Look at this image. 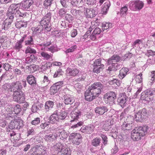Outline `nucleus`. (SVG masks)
Listing matches in <instances>:
<instances>
[{"label": "nucleus", "instance_id": "21", "mask_svg": "<svg viewBox=\"0 0 155 155\" xmlns=\"http://www.w3.org/2000/svg\"><path fill=\"white\" fill-rule=\"evenodd\" d=\"M84 96L86 100L89 101H91L95 99L97 96L94 95L92 93L90 92L89 90H87L85 92Z\"/></svg>", "mask_w": 155, "mask_h": 155}, {"label": "nucleus", "instance_id": "2", "mask_svg": "<svg viewBox=\"0 0 155 155\" xmlns=\"http://www.w3.org/2000/svg\"><path fill=\"white\" fill-rule=\"evenodd\" d=\"M54 148L58 151V155H71V151L69 148L66 147L60 143L54 146Z\"/></svg>", "mask_w": 155, "mask_h": 155}, {"label": "nucleus", "instance_id": "12", "mask_svg": "<svg viewBox=\"0 0 155 155\" xmlns=\"http://www.w3.org/2000/svg\"><path fill=\"white\" fill-rule=\"evenodd\" d=\"M21 41H24L25 46H31L34 45V41L33 36L27 34H25L22 37Z\"/></svg>", "mask_w": 155, "mask_h": 155}, {"label": "nucleus", "instance_id": "14", "mask_svg": "<svg viewBox=\"0 0 155 155\" xmlns=\"http://www.w3.org/2000/svg\"><path fill=\"white\" fill-rule=\"evenodd\" d=\"M84 11H83L84 14L89 16L90 18H93L98 14V12L97 8L95 7L94 9L91 8L87 9L85 7H82Z\"/></svg>", "mask_w": 155, "mask_h": 155}, {"label": "nucleus", "instance_id": "63", "mask_svg": "<svg viewBox=\"0 0 155 155\" xmlns=\"http://www.w3.org/2000/svg\"><path fill=\"white\" fill-rule=\"evenodd\" d=\"M5 119L7 120H12L14 118V116L11 113H9L5 115Z\"/></svg>", "mask_w": 155, "mask_h": 155}, {"label": "nucleus", "instance_id": "57", "mask_svg": "<svg viewBox=\"0 0 155 155\" xmlns=\"http://www.w3.org/2000/svg\"><path fill=\"white\" fill-rule=\"evenodd\" d=\"M40 122V118L39 117H36L34 118V119L31 122V124L36 125L39 124Z\"/></svg>", "mask_w": 155, "mask_h": 155}, {"label": "nucleus", "instance_id": "7", "mask_svg": "<svg viewBox=\"0 0 155 155\" xmlns=\"http://www.w3.org/2000/svg\"><path fill=\"white\" fill-rule=\"evenodd\" d=\"M101 59L95 60L92 65L93 66V71L96 73H99L104 68V65L101 63Z\"/></svg>", "mask_w": 155, "mask_h": 155}, {"label": "nucleus", "instance_id": "24", "mask_svg": "<svg viewBox=\"0 0 155 155\" xmlns=\"http://www.w3.org/2000/svg\"><path fill=\"white\" fill-rule=\"evenodd\" d=\"M64 102L66 104H72L74 101L71 96L66 95L64 96Z\"/></svg>", "mask_w": 155, "mask_h": 155}, {"label": "nucleus", "instance_id": "19", "mask_svg": "<svg viewBox=\"0 0 155 155\" xmlns=\"http://www.w3.org/2000/svg\"><path fill=\"white\" fill-rule=\"evenodd\" d=\"M148 129V127L145 125L139 127L136 130L141 137H143L147 134Z\"/></svg>", "mask_w": 155, "mask_h": 155}, {"label": "nucleus", "instance_id": "34", "mask_svg": "<svg viewBox=\"0 0 155 155\" xmlns=\"http://www.w3.org/2000/svg\"><path fill=\"white\" fill-rule=\"evenodd\" d=\"M59 121L58 114H57V113L56 114L54 113L50 117L49 122L50 123L53 124L57 121Z\"/></svg>", "mask_w": 155, "mask_h": 155}, {"label": "nucleus", "instance_id": "47", "mask_svg": "<svg viewBox=\"0 0 155 155\" xmlns=\"http://www.w3.org/2000/svg\"><path fill=\"white\" fill-rule=\"evenodd\" d=\"M37 66L35 64H32L30 65L27 66L26 68L28 69L30 72H34L37 70Z\"/></svg>", "mask_w": 155, "mask_h": 155}, {"label": "nucleus", "instance_id": "62", "mask_svg": "<svg viewBox=\"0 0 155 155\" xmlns=\"http://www.w3.org/2000/svg\"><path fill=\"white\" fill-rule=\"evenodd\" d=\"M35 132L33 129L31 128L28 129L27 136L30 135H34L35 134Z\"/></svg>", "mask_w": 155, "mask_h": 155}, {"label": "nucleus", "instance_id": "26", "mask_svg": "<svg viewBox=\"0 0 155 155\" xmlns=\"http://www.w3.org/2000/svg\"><path fill=\"white\" fill-rule=\"evenodd\" d=\"M81 115V112L79 110L77 112H72L71 116L72 119L71 122H74L76 121V120H77L79 118V116Z\"/></svg>", "mask_w": 155, "mask_h": 155}, {"label": "nucleus", "instance_id": "49", "mask_svg": "<svg viewBox=\"0 0 155 155\" xmlns=\"http://www.w3.org/2000/svg\"><path fill=\"white\" fill-rule=\"evenodd\" d=\"M109 84L116 87V86H119L120 85L119 81L116 79H114L109 81Z\"/></svg>", "mask_w": 155, "mask_h": 155}, {"label": "nucleus", "instance_id": "54", "mask_svg": "<svg viewBox=\"0 0 155 155\" xmlns=\"http://www.w3.org/2000/svg\"><path fill=\"white\" fill-rule=\"evenodd\" d=\"M63 71H62L61 69L59 68L57 70L53 75V77L55 78L60 77L61 75H62Z\"/></svg>", "mask_w": 155, "mask_h": 155}, {"label": "nucleus", "instance_id": "35", "mask_svg": "<svg viewBox=\"0 0 155 155\" xmlns=\"http://www.w3.org/2000/svg\"><path fill=\"white\" fill-rule=\"evenodd\" d=\"M27 25V24L26 22L21 20L17 21L15 23V26L18 29H20L22 28H26Z\"/></svg>", "mask_w": 155, "mask_h": 155}, {"label": "nucleus", "instance_id": "6", "mask_svg": "<svg viewBox=\"0 0 155 155\" xmlns=\"http://www.w3.org/2000/svg\"><path fill=\"white\" fill-rule=\"evenodd\" d=\"M47 148L41 145L35 146L31 149L30 151L32 153V155H44L46 151Z\"/></svg>", "mask_w": 155, "mask_h": 155}, {"label": "nucleus", "instance_id": "15", "mask_svg": "<svg viewBox=\"0 0 155 155\" xmlns=\"http://www.w3.org/2000/svg\"><path fill=\"white\" fill-rule=\"evenodd\" d=\"M11 91L13 92L14 93H17L19 91H21L22 86L21 85L20 81H16L15 83H12L10 85Z\"/></svg>", "mask_w": 155, "mask_h": 155}, {"label": "nucleus", "instance_id": "58", "mask_svg": "<svg viewBox=\"0 0 155 155\" xmlns=\"http://www.w3.org/2000/svg\"><path fill=\"white\" fill-rule=\"evenodd\" d=\"M74 124L71 126V128L74 129L78 128L82 125L83 123L81 121H80L78 122H77V123H74Z\"/></svg>", "mask_w": 155, "mask_h": 155}, {"label": "nucleus", "instance_id": "45", "mask_svg": "<svg viewBox=\"0 0 155 155\" xmlns=\"http://www.w3.org/2000/svg\"><path fill=\"white\" fill-rule=\"evenodd\" d=\"M81 7L82 9H80V10H76L75 9H71V12L73 15H80V13H83V9Z\"/></svg>", "mask_w": 155, "mask_h": 155}, {"label": "nucleus", "instance_id": "48", "mask_svg": "<svg viewBox=\"0 0 155 155\" xmlns=\"http://www.w3.org/2000/svg\"><path fill=\"white\" fill-rule=\"evenodd\" d=\"M52 0H45L44 2V5L45 8L46 9L49 8L52 4Z\"/></svg>", "mask_w": 155, "mask_h": 155}, {"label": "nucleus", "instance_id": "51", "mask_svg": "<svg viewBox=\"0 0 155 155\" xmlns=\"http://www.w3.org/2000/svg\"><path fill=\"white\" fill-rule=\"evenodd\" d=\"M21 110V106L19 104H17L14 107V112L15 114H19Z\"/></svg>", "mask_w": 155, "mask_h": 155}, {"label": "nucleus", "instance_id": "27", "mask_svg": "<svg viewBox=\"0 0 155 155\" xmlns=\"http://www.w3.org/2000/svg\"><path fill=\"white\" fill-rule=\"evenodd\" d=\"M110 5V2L109 1H107L103 6V8L101 12L102 14L105 15L107 13Z\"/></svg>", "mask_w": 155, "mask_h": 155}, {"label": "nucleus", "instance_id": "8", "mask_svg": "<svg viewBox=\"0 0 155 155\" xmlns=\"http://www.w3.org/2000/svg\"><path fill=\"white\" fill-rule=\"evenodd\" d=\"M147 115V110L143 108L138 112H135V119L137 121L142 122L146 118Z\"/></svg>", "mask_w": 155, "mask_h": 155}, {"label": "nucleus", "instance_id": "36", "mask_svg": "<svg viewBox=\"0 0 155 155\" xmlns=\"http://www.w3.org/2000/svg\"><path fill=\"white\" fill-rule=\"evenodd\" d=\"M59 136L61 139L63 140L67 138L69 135V133L65 130H63L58 133Z\"/></svg>", "mask_w": 155, "mask_h": 155}, {"label": "nucleus", "instance_id": "42", "mask_svg": "<svg viewBox=\"0 0 155 155\" xmlns=\"http://www.w3.org/2000/svg\"><path fill=\"white\" fill-rule=\"evenodd\" d=\"M67 113L65 111H62L60 112L58 114V117L59 120H64L67 116Z\"/></svg>", "mask_w": 155, "mask_h": 155}, {"label": "nucleus", "instance_id": "20", "mask_svg": "<svg viewBox=\"0 0 155 155\" xmlns=\"http://www.w3.org/2000/svg\"><path fill=\"white\" fill-rule=\"evenodd\" d=\"M108 110L107 107L106 106H100L96 107L95 110L96 113L102 115Z\"/></svg>", "mask_w": 155, "mask_h": 155}, {"label": "nucleus", "instance_id": "31", "mask_svg": "<svg viewBox=\"0 0 155 155\" xmlns=\"http://www.w3.org/2000/svg\"><path fill=\"white\" fill-rule=\"evenodd\" d=\"M43 105L41 103H35L33 105L31 108L32 111L36 112L38 110H40L43 107Z\"/></svg>", "mask_w": 155, "mask_h": 155}, {"label": "nucleus", "instance_id": "61", "mask_svg": "<svg viewBox=\"0 0 155 155\" xmlns=\"http://www.w3.org/2000/svg\"><path fill=\"white\" fill-rule=\"evenodd\" d=\"M67 10H66V9H64V8L60 9L59 11V15L60 16L62 17L64 15H65L67 12Z\"/></svg>", "mask_w": 155, "mask_h": 155}, {"label": "nucleus", "instance_id": "17", "mask_svg": "<svg viewBox=\"0 0 155 155\" xmlns=\"http://www.w3.org/2000/svg\"><path fill=\"white\" fill-rule=\"evenodd\" d=\"M62 83L58 82L54 84L50 88V94L51 95H54L62 87Z\"/></svg>", "mask_w": 155, "mask_h": 155}, {"label": "nucleus", "instance_id": "1", "mask_svg": "<svg viewBox=\"0 0 155 155\" xmlns=\"http://www.w3.org/2000/svg\"><path fill=\"white\" fill-rule=\"evenodd\" d=\"M18 4H12L8 8L6 12V15L7 17H11L10 18L12 20H14L15 16L16 18V20L22 19L26 16V13H22L19 10L17 5H19Z\"/></svg>", "mask_w": 155, "mask_h": 155}, {"label": "nucleus", "instance_id": "41", "mask_svg": "<svg viewBox=\"0 0 155 155\" xmlns=\"http://www.w3.org/2000/svg\"><path fill=\"white\" fill-rule=\"evenodd\" d=\"M21 39L19 41H18L15 43V45L14 47V49L17 51H19L20 49L22 48V43L23 42L21 41Z\"/></svg>", "mask_w": 155, "mask_h": 155}, {"label": "nucleus", "instance_id": "59", "mask_svg": "<svg viewBox=\"0 0 155 155\" xmlns=\"http://www.w3.org/2000/svg\"><path fill=\"white\" fill-rule=\"evenodd\" d=\"M52 64L50 62L45 64L44 65H42L41 67V69L43 71H45L48 68H50Z\"/></svg>", "mask_w": 155, "mask_h": 155}, {"label": "nucleus", "instance_id": "33", "mask_svg": "<svg viewBox=\"0 0 155 155\" xmlns=\"http://www.w3.org/2000/svg\"><path fill=\"white\" fill-rule=\"evenodd\" d=\"M129 71V69L128 68H123L120 71L119 77L120 78L122 79L124 78L126 75L127 74Z\"/></svg>", "mask_w": 155, "mask_h": 155}, {"label": "nucleus", "instance_id": "10", "mask_svg": "<svg viewBox=\"0 0 155 155\" xmlns=\"http://www.w3.org/2000/svg\"><path fill=\"white\" fill-rule=\"evenodd\" d=\"M116 94L114 92L110 91L104 95L106 98L107 103L110 104H115L114 100L116 98Z\"/></svg>", "mask_w": 155, "mask_h": 155}, {"label": "nucleus", "instance_id": "28", "mask_svg": "<svg viewBox=\"0 0 155 155\" xmlns=\"http://www.w3.org/2000/svg\"><path fill=\"white\" fill-rule=\"evenodd\" d=\"M67 71L69 76L74 77L76 76L79 73V70L76 68L72 69L68 68Z\"/></svg>", "mask_w": 155, "mask_h": 155}, {"label": "nucleus", "instance_id": "13", "mask_svg": "<svg viewBox=\"0 0 155 155\" xmlns=\"http://www.w3.org/2000/svg\"><path fill=\"white\" fill-rule=\"evenodd\" d=\"M33 3L32 0H24L19 5L21 7V8L24 10L29 11L30 9V6Z\"/></svg>", "mask_w": 155, "mask_h": 155}, {"label": "nucleus", "instance_id": "38", "mask_svg": "<svg viewBox=\"0 0 155 155\" xmlns=\"http://www.w3.org/2000/svg\"><path fill=\"white\" fill-rule=\"evenodd\" d=\"M54 102L51 101H47L46 102L45 106V109L46 111H48L51 109L54 106Z\"/></svg>", "mask_w": 155, "mask_h": 155}, {"label": "nucleus", "instance_id": "37", "mask_svg": "<svg viewBox=\"0 0 155 155\" xmlns=\"http://www.w3.org/2000/svg\"><path fill=\"white\" fill-rule=\"evenodd\" d=\"M76 135L75 138L73 139L72 143L76 145H78L81 142V136L79 134Z\"/></svg>", "mask_w": 155, "mask_h": 155}, {"label": "nucleus", "instance_id": "56", "mask_svg": "<svg viewBox=\"0 0 155 155\" xmlns=\"http://www.w3.org/2000/svg\"><path fill=\"white\" fill-rule=\"evenodd\" d=\"M60 2L62 6L66 9L67 10H69L71 9L69 6L67 5L66 4V0H61Z\"/></svg>", "mask_w": 155, "mask_h": 155}, {"label": "nucleus", "instance_id": "50", "mask_svg": "<svg viewBox=\"0 0 155 155\" xmlns=\"http://www.w3.org/2000/svg\"><path fill=\"white\" fill-rule=\"evenodd\" d=\"M111 66H110L108 68L109 71L117 70L118 68V64L116 62H113L111 64Z\"/></svg>", "mask_w": 155, "mask_h": 155}, {"label": "nucleus", "instance_id": "39", "mask_svg": "<svg viewBox=\"0 0 155 155\" xmlns=\"http://www.w3.org/2000/svg\"><path fill=\"white\" fill-rule=\"evenodd\" d=\"M8 22H4L3 24V29L5 30H7L11 26V23L12 22L13 20H12L10 18L11 17H8Z\"/></svg>", "mask_w": 155, "mask_h": 155}, {"label": "nucleus", "instance_id": "44", "mask_svg": "<svg viewBox=\"0 0 155 155\" xmlns=\"http://www.w3.org/2000/svg\"><path fill=\"white\" fill-rule=\"evenodd\" d=\"M25 53L26 54L28 53L35 54L36 53V51L35 49L31 48L30 46H29L27 47L25 51Z\"/></svg>", "mask_w": 155, "mask_h": 155}, {"label": "nucleus", "instance_id": "16", "mask_svg": "<svg viewBox=\"0 0 155 155\" xmlns=\"http://www.w3.org/2000/svg\"><path fill=\"white\" fill-rule=\"evenodd\" d=\"M127 98L128 97L126 95L125 93L120 94L117 100L118 104L120 105L122 108H123L126 105V103Z\"/></svg>", "mask_w": 155, "mask_h": 155}, {"label": "nucleus", "instance_id": "43", "mask_svg": "<svg viewBox=\"0 0 155 155\" xmlns=\"http://www.w3.org/2000/svg\"><path fill=\"white\" fill-rule=\"evenodd\" d=\"M132 125V123H127L126 124V122H125L122 125V129L124 130H129L131 129Z\"/></svg>", "mask_w": 155, "mask_h": 155}, {"label": "nucleus", "instance_id": "23", "mask_svg": "<svg viewBox=\"0 0 155 155\" xmlns=\"http://www.w3.org/2000/svg\"><path fill=\"white\" fill-rule=\"evenodd\" d=\"M142 137L137 132L135 129L133 130L131 133V137L134 141H138Z\"/></svg>", "mask_w": 155, "mask_h": 155}, {"label": "nucleus", "instance_id": "22", "mask_svg": "<svg viewBox=\"0 0 155 155\" xmlns=\"http://www.w3.org/2000/svg\"><path fill=\"white\" fill-rule=\"evenodd\" d=\"M121 60L120 57L118 54H114L108 60L107 64L108 65H110L113 62H117Z\"/></svg>", "mask_w": 155, "mask_h": 155}, {"label": "nucleus", "instance_id": "40", "mask_svg": "<svg viewBox=\"0 0 155 155\" xmlns=\"http://www.w3.org/2000/svg\"><path fill=\"white\" fill-rule=\"evenodd\" d=\"M101 139L100 138L96 137L91 142V145L95 147L100 145Z\"/></svg>", "mask_w": 155, "mask_h": 155}, {"label": "nucleus", "instance_id": "9", "mask_svg": "<svg viewBox=\"0 0 155 155\" xmlns=\"http://www.w3.org/2000/svg\"><path fill=\"white\" fill-rule=\"evenodd\" d=\"M13 95L14 101L18 103H22L25 101V95L22 91L13 93Z\"/></svg>", "mask_w": 155, "mask_h": 155}, {"label": "nucleus", "instance_id": "52", "mask_svg": "<svg viewBox=\"0 0 155 155\" xmlns=\"http://www.w3.org/2000/svg\"><path fill=\"white\" fill-rule=\"evenodd\" d=\"M65 20L69 22V23H71V21L73 20V17L70 14H67L65 17Z\"/></svg>", "mask_w": 155, "mask_h": 155}, {"label": "nucleus", "instance_id": "60", "mask_svg": "<svg viewBox=\"0 0 155 155\" xmlns=\"http://www.w3.org/2000/svg\"><path fill=\"white\" fill-rule=\"evenodd\" d=\"M41 54V56L46 60L48 59L51 57L50 55L44 52H42Z\"/></svg>", "mask_w": 155, "mask_h": 155}, {"label": "nucleus", "instance_id": "53", "mask_svg": "<svg viewBox=\"0 0 155 155\" xmlns=\"http://www.w3.org/2000/svg\"><path fill=\"white\" fill-rule=\"evenodd\" d=\"M112 27V24L110 23H103L102 28L104 30H107L109 28H111Z\"/></svg>", "mask_w": 155, "mask_h": 155}, {"label": "nucleus", "instance_id": "32", "mask_svg": "<svg viewBox=\"0 0 155 155\" xmlns=\"http://www.w3.org/2000/svg\"><path fill=\"white\" fill-rule=\"evenodd\" d=\"M70 1L73 6H81L84 4L83 0H68Z\"/></svg>", "mask_w": 155, "mask_h": 155}, {"label": "nucleus", "instance_id": "11", "mask_svg": "<svg viewBox=\"0 0 155 155\" xmlns=\"http://www.w3.org/2000/svg\"><path fill=\"white\" fill-rule=\"evenodd\" d=\"M23 126V121L22 120H15L11 122L9 125V128L11 130L19 129Z\"/></svg>", "mask_w": 155, "mask_h": 155}, {"label": "nucleus", "instance_id": "64", "mask_svg": "<svg viewBox=\"0 0 155 155\" xmlns=\"http://www.w3.org/2000/svg\"><path fill=\"white\" fill-rule=\"evenodd\" d=\"M132 54L131 53L129 52L126 54L123 57H122V60L124 61L127 58H130L132 56Z\"/></svg>", "mask_w": 155, "mask_h": 155}, {"label": "nucleus", "instance_id": "5", "mask_svg": "<svg viewBox=\"0 0 155 155\" xmlns=\"http://www.w3.org/2000/svg\"><path fill=\"white\" fill-rule=\"evenodd\" d=\"M130 8L133 11L140 10L143 7V2L139 0L130 1L128 4Z\"/></svg>", "mask_w": 155, "mask_h": 155}, {"label": "nucleus", "instance_id": "55", "mask_svg": "<svg viewBox=\"0 0 155 155\" xmlns=\"http://www.w3.org/2000/svg\"><path fill=\"white\" fill-rule=\"evenodd\" d=\"M47 19L45 18H42L40 21V23L41 25V26L42 27L43 25L44 26H45L46 25H47L48 24L50 23V21L48 20V21Z\"/></svg>", "mask_w": 155, "mask_h": 155}, {"label": "nucleus", "instance_id": "4", "mask_svg": "<svg viewBox=\"0 0 155 155\" xmlns=\"http://www.w3.org/2000/svg\"><path fill=\"white\" fill-rule=\"evenodd\" d=\"M140 98L141 100L147 101L152 100L153 95H155V88H149L141 93Z\"/></svg>", "mask_w": 155, "mask_h": 155}, {"label": "nucleus", "instance_id": "29", "mask_svg": "<svg viewBox=\"0 0 155 155\" xmlns=\"http://www.w3.org/2000/svg\"><path fill=\"white\" fill-rule=\"evenodd\" d=\"M127 5H125V6L121 8L120 12H117V14H120L121 17H124L127 15Z\"/></svg>", "mask_w": 155, "mask_h": 155}, {"label": "nucleus", "instance_id": "3", "mask_svg": "<svg viewBox=\"0 0 155 155\" xmlns=\"http://www.w3.org/2000/svg\"><path fill=\"white\" fill-rule=\"evenodd\" d=\"M103 87V85L101 83L96 82L91 84L88 90L90 92L97 97L102 91Z\"/></svg>", "mask_w": 155, "mask_h": 155}, {"label": "nucleus", "instance_id": "25", "mask_svg": "<svg viewBox=\"0 0 155 155\" xmlns=\"http://www.w3.org/2000/svg\"><path fill=\"white\" fill-rule=\"evenodd\" d=\"M27 79L28 83L31 85L34 86L37 84L36 78L32 74L28 75Z\"/></svg>", "mask_w": 155, "mask_h": 155}, {"label": "nucleus", "instance_id": "46", "mask_svg": "<svg viewBox=\"0 0 155 155\" xmlns=\"http://www.w3.org/2000/svg\"><path fill=\"white\" fill-rule=\"evenodd\" d=\"M111 123L110 122H105L103 126V129L106 131H108L111 128Z\"/></svg>", "mask_w": 155, "mask_h": 155}, {"label": "nucleus", "instance_id": "18", "mask_svg": "<svg viewBox=\"0 0 155 155\" xmlns=\"http://www.w3.org/2000/svg\"><path fill=\"white\" fill-rule=\"evenodd\" d=\"M94 126L91 125L87 126H83L80 129L81 131L85 134H91L93 132Z\"/></svg>", "mask_w": 155, "mask_h": 155}, {"label": "nucleus", "instance_id": "30", "mask_svg": "<svg viewBox=\"0 0 155 155\" xmlns=\"http://www.w3.org/2000/svg\"><path fill=\"white\" fill-rule=\"evenodd\" d=\"M56 137V135L51 133L46 135L45 136L44 139L48 142H51L55 140Z\"/></svg>", "mask_w": 155, "mask_h": 155}]
</instances>
